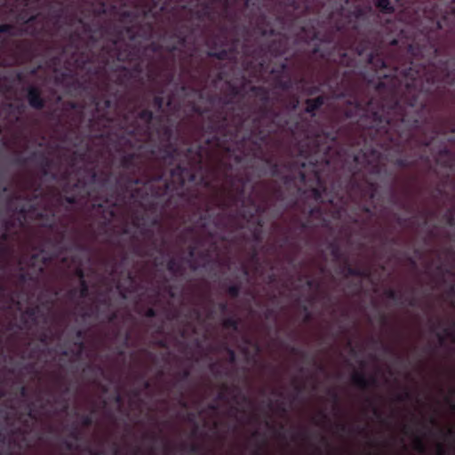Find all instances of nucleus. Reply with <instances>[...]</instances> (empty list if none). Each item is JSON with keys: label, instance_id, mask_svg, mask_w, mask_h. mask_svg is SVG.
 Returning a JSON list of instances; mask_svg holds the SVG:
<instances>
[{"label": "nucleus", "instance_id": "obj_9", "mask_svg": "<svg viewBox=\"0 0 455 455\" xmlns=\"http://www.w3.org/2000/svg\"><path fill=\"white\" fill-rule=\"evenodd\" d=\"M193 451H196V447L195 445L192 446V449H191Z\"/></svg>", "mask_w": 455, "mask_h": 455}, {"label": "nucleus", "instance_id": "obj_3", "mask_svg": "<svg viewBox=\"0 0 455 455\" xmlns=\"http://www.w3.org/2000/svg\"><path fill=\"white\" fill-rule=\"evenodd\" d=\"M322 104H323V99L322 98H317L315 100H313L312 102L308 101L307 110L311 111L312 109L317 108Z\"/></svg>", "mask_w": 455, "mask_h": 455}, {"label": "nucleus", "instance_id": "obj_4", "mask_svg": "<svg viewBox=\"0 0 455 455\" xmlns=\"http://www.w3.org/2000/svg\"><path fill=\"white\" fill-rule=\"evenodd\" d=\"M416 450L419 452H424L426 450V447L421 440H418L416 443Z\"/></svg>", "mask_w": 455, "mask_h": 455}, {"label": "nucleus", "instance_id": "obj_1", "mask_svg": "<svg viewBox=\"0 0 455 455\" xmlns=\"http://www.w3.org/2000/svg\"><path fill=\"white\" fill-rule=\"evenodd\" d=\"M29 104L36 108L43 107V100L36 89H30L28 94Z\"/></svg>", "mask_w": 455, "mask_h": 455}, {"label": "nucleus", "instance_id": "obj_8", "mask_svg": "<svg viewBox=\"0 0 455 455\" xmlns=\"http://www.w3.org/2000/svg\"><path fill=\"white\" fill-rule=\"evenodd\" d=\"M91 455H100V453L98 451H92Z\"/></svg>", "mask_w": 455, "mask_h": 455}, {"label": "nucleus", "instance_id": "obj_2", "mask_svg": "<svg viewBox=\"0 0 455 455\" xmlns=\"http://www.w3.org/2000/svg\"><path fill=\"white\" fill-rule=\"evenodd\" d=\"M377 6L380 10L387 12H389L393 10V6L391 5V4L388 0H378Z\"/></svg>", "mask_w": 455, "mask_h": 455}, {"label": "nucleus", "instance_id": "obj_5", "mask_svg": "<svg viewBox=\"0 0 455 455\" xmlns=\"http://www.w3.org/2000/svg\"><path fill=\"white\" fill-rule=\"evenodd\" d=\"M436 455H446V451L442 444H438L436 447Z\"/></svg>", "mask_w": 455, "mask_h": 455}, {"label": "nucleus", "instance_id": "obj_7", "mask_svg": "<svg viewBox=\"0 0 455 455\" xmlns=\"http://www.w3.org/2000/svg\"><path fill=\"white\" fill-rule=\"evenodd\" d=\"M1 31H4V32H7L8 31V26L6 25H4L1 28Z\"/></svg>", "mask_w": 455, "mask_h": 455}, {"label": "nucleus", "instance_id": "obj_10", "mask_svg": "<svg viewBox=\"0 0 455 455\" xmlns=\"http://www.w3.org/2000/svg\"><path fill=\"white\" fill-rule=\"evenodd\" d=\"M279 429H280V430H283V427H280Z\"/></svg>", "mask_w": 455, "mask_h": 455}, {"label": "nucleus", "instance_id": "obj_6", "mask_svg": "<svg viewBox=\"0 0 455 455\" xmlns=\"http://www.w3.org/2000/svg\"><path fill=\"white\" fill-rule=\"evenodd\" d=\"M151 117H152V114H151V112H148V111H145V112H143V114H142V118H143V119L150 120V119H151Z\"/></svg>", "mask_w": 455, "mask_h": 455}]
</instances>
